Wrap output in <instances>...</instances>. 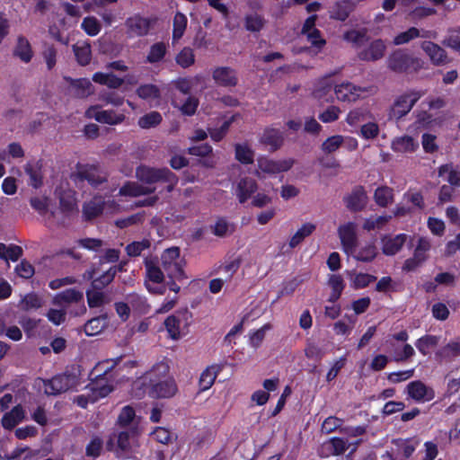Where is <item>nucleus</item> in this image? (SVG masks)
I'll return each mask as SVG.
<instances>
[{
    "instance_id": "nucleus-1",
    "label": "nucleus",
    "mask_w": 460,
    "mask_h": 460,
    "mask_svg": "<svg viewBox=\"0 0 460 460\" xmlns=\"http://www.w3.org/2000/svg\"><path fill=\"white\" fill-rule=\"evenodd\" d=\"M169 366L166 362L155 364L133 384L136 397H142L146 393L153 398H169L176 394L177 386L172 378H166Z\"/></svg>"
},
{
    "instance_id": "nucleus-2",
    "label": "nucleus",
    "mask_w": 460,
    "mask_h": 460,
    "mask_svg": "<svg viewBox=\"0 0 460 460\" xmlns=\"http://www.w3.org/2000/svg\"><path fill=\"white\" fill-rule=\"evenodd\" d=\"M139 432L138 428H133L130 434L127 431L119 432L111 438L109 445L112 446L113 440L116 439V447L111 449L114 450L119 457L130 458L138 452L139 442L137 435Z\"/></svg>"
},
{
    "instance_id": "nucleus-3",
    "label": "nucleus",
    "mask_w": 460,
    "mask_h": 460,
    "mask_svg": "<svg viewBox=\"0 0 460 460\" xmlns=\"http://www.w3.org/2000/svg\"><path fill=\"white\" fill-rule=\"evenodd\" d=\"M162 266L167 276L171 279L181 281L187 279L183 270L185 261L180 255V250L177 247L166 249L161 256Z\"/></svg>"
},
{
    "instance_id": "nucleus-4",
    "label": "nucleus",
    "mask_w": 460,
    "mask_h": 460,
    "mask_svg": "<svg viewBox=\"0 0 460 460\" xmlns=\"http://www.w3.org/2000/svg\"><path fill=\"white\" fill-rule=\"evenodd\" d=\"M334 94L336 99L343 102H355L360 99L367 98L376 93L374 86H358L350 82H342L335 84Z\"/></svg>"
},
{
    "instance_id": "nucleus-5",
    "label": "nucleus",
    "mask_w": 460,
    "mask_h": 460,
    "mask_svg": "<svg viewBox=\"0 0 460 460\" xmlns=\"http://www.w3.org/2000/svg\"><path fill=\"white\" fill-rule=\"evenodd\" d=\"M79 385L78 376L75 374L58 375L49 380L40 379L39 385L44 389L48 395H57Z\"/></svg>"
},
{
    "instance_id": "nucleus-6",
    "label": "nucleus",
    "mask_w": 460,
    "mask_h": 460,
    "mask_svg": "<svg viewBox=\"0 0 460 460\" xmlns=\"http://www.w3.org/2000/svg\"><path fill=\"white\" fill-rule=\"evenodd\" d=\"M388 67L398 73L418 71L423 66V61L402 50L394 51L387 59Z\"/></svg>"
},
{
    "instance_id": "nucleus-7",
    "label": "nucleus",
    "mask_w": 460,
    "mask_h": 460,
    "mask_svg": "<svg viewBox=\"0 0 460 460\" xmlns=\"http://www.w3.org/2000/svg\"><path fill=\"white\" fill-rule=\"evenodd\" d=\"M191 314L188 310L177 311L167 317L164 322L165 328L173 340H178L188 333Z\"/></svg>"
},
{
    "instance_id": "nucleus-8",
    "label": "nucleus",
    "mask_w": 460,
    "mask_h": 460,
    "mask_svg": "<svg viewBox=\"0 0 460 460\" xmlns=\"http://www.w3.org/2000/svg\"><path fill=\"white\" fill-rule=\"evenodd\" d=\"M85 115L89 119H93L96 121L108 124L111 126H115L121 124L126 119V115L123 111H119L115 109H102V105H93L89 107Z\"/></svg>"
},
{
    "instance_id": "nucleus-9",
    "label": "nucleus",
    "mask_w": 460,
    "mask_h": 460,
    "mask_svg": "<svg viewBox=\"0 0 460 460\" xmlns=\"http://www.w3.org/2000/svg\"><path fill=\"white\" fill-rule=\"evenodd\" d=\"M71 177L75 183L87 181L93 188H98L107 180V175L103 171L95 165L90 164H78Z\"/></svg>"
},
{
    "instance_id": "nucleus-10",
    "label": "nucleus",
    "mask_w": 460,
    "mask_h": 460,
    "mask_svg": "<svg viewBox=\"0 0 460 460\" xmlns=\"http://www.w3.org/2000/svg\"><path fill=\"white\" fill-rule=\"evenodd\" d=\"M422 95L421 92L411 91L398 96L390 109L389 118L400 119L408 114Z\"/></svg>"
},
{
    "instance_id": "nucleus-11",
    "label": "nucleus",
    "mask_w": 460,
    "mask_h": 460,
    "mask_svg": "<svg viewBox=\"0 0 460 460\" xmlns=\"http://www.w3.org/2000/svg\"><path fill=\"white\" fill-rule=\"evenodd\" d=\"M119 209V205L113 201H104L102 197H94L86 202L83 208V214L85 219L90 220L101 215L102 212L113 214Z\"/></svg>"
},
{
    "instance_id": "nucleus-12",
    "label": "nucleus",
    "mask_w": 460,
    "mask_h": 460,
    "mask_svg": "<svg viewBox=\"0 0 460 460\" xmlns=\"http://www.w3.org/2000/svg\"><path fill=\"white\" fill-rule=\"evenodd\" d=\"M112 390L109 385L102 384V380L92 383L87 394L78 395L75 402L82 408H86L89 403H94L99 399L107 396Z\"/></svg>"
},
{
    "instance_id": "nucleus-13",
    "label": "nucleus",
    "mask_w": 460,
    "mask_h": 460,
    "mask_svg": "<svg viewBox=\"0 0 460 460\" xmlns=\"http://www.w3.org/2000/svg\"><path fill=\"white\" fill-rule=\"evenodd\" d=\"M430 248V240L428 237H420L412 257L404 261L402 270L406 271H412L420 266L428 259V252Z\"/></svg>"
},
{
    "instance_id": "nucleus-14",
    "label": "nucleus",
    "mask_w": 460,
    "mask_h": 460,
    "mask_svg": "<svg viewBox=\"0 0 460 460\" xmlns=\"http://www.w3.org/2000/svg\"><path fill=\"white\" fill-rule=\"evenodd\" d=\"M337 232L343 252L348 255L353 254L358 245L357 225L353 222L342 224Z\"/></svg>"
},
{
    "instance_id": "nucleus-15",
    "label": "nucleus",
    "mask_w": 460,
    "mask_h": 460,
    "mask_svg": "<svg viewBox=\"0 0 460 460\" xmlns=\"http://www.w3.org/2000/svg\"><path fill=\"white\" fill-rule=\"evenodd\" d=\"M295 160L292 158H285L279 160H271L266 157L258 159V171L256 175L260 177V172L275 174L288 171L294 164Z\"/></svg>"
},
{
    "instance_id": "nucleus-16",
    "label": "nucleus",
    "mask_w": 460,
    "mask_h": 460,
    "mask_svg": "<svg viewBox=\"0 0 460 460\" xmlns=\"http://www.w3.org/2000/svg\"><path fill=\"white\" fill-rule=\"evenodd\" d=\"M406 393L417 402H429L435 397L434 390L420 380L410 382L406 386Z\"/></svg>"
},
{
    "instance_id": "nucleus-17",
    "label": "nucleus",
    "mask_w": 460,
    "mask_h": 460,
    "mask_svg": "<svg viewBox=\"0 0 460 460\" xmlns=\"http://www.w3.org/2000/svg\"><path fill=\"white\" fill-rule=\"evenodd\" d=\"M260 143L268 147L270 151L279 149L285 140L284 133L279 129L273 127L266 128L260 136Z\"/></svg>"
},
{
    "instance_id": "nucleus-18",
    "label": "nucleus",
    "mask_w": 460,
    "mask_h": 460,
    "mask_svg": "<svg viewBox=\"0 0 460 460\" xmlns=\"http://www.w3.org/2000/svg\"><path fill=\"white\" fill-rule=\"evenodd\" d=\"M152 20L135 15L126 21L128 33L132 37L146 35L151 28Z\"/></svg>"
},
{
    "instance_id": "nucleus-19",
    "label": "nucleus",
    "mask_w": 460,
    "mask_h": 460,
    "mask_svg": "<svg viewBox=\"0 0 460 460\" xmlns=\"http://www.w3.org/2000/svg\"><path fill=\"white\" fill-rule=\"evenodd\" d=\"M137 178L146 183L151 184L160 181L164 176H171V171L168 169H155L147 166H140L136 172Z\"/></svg>"
},
{
    "instance_id": "nucleus-20",
    "label": "nucleus",
    "mask_w": 460,
    "mask_h": 460,
    "mask_svg": "<svg viewBox=\"0 0 460 460\" xmlns=\"http://www.w3.org/2000/svg\"><path fill=\"white\" fill-rule=\"evenodd\" d=\"M386 50V45L382 40H373L367 48L358 53V58L364 61H376L381 59Z\"/></svg>"
},
{
    "instance_id": "nucleus-21",
    "label": "nucleus",
    "mask_w": 460,
    "mask_h": 460,
    "mask_svg": "<svg viewBox=\"0 0 460 460\" xmlns=\"http://www.w3.org/2000/svg\"><path fill=\"white\" fill-rule=\"evenodd\" d=\"M257 188L255 180L250 177H243L237 181L234 187V194L240 203H244L257 190Z\"/></svg>"
},
{
    "instance_id": "nucleus-22",
    "label": "nucleus",
    "mask_w": 460,
    "mask_h": 460,
    "mask_svg": "<svg viewBox=\"0 0 460 460\" xmlns=\"http://www.w3.org/2000/svg\"><path fill=\"white\" fill-rule=\"evenodd\" d=\"M407 234H399L395 236L385 235L382 237V252L387 256L396 254L407 241Z\"/></svg>"
},
{
    "instance_id": "nucleus-23",
    "label": "nucleus",
    "mask_w": 460,
    "mask_h": 460,
    "mask_svg": "<svg viewBox=\"0 0 460 460\" xmlns=\"http://www.w3.org/2000/svg\"><path fill=\"white\" fill-rule=\"evenodd\" d=\"M214 81L221 86H234L237 84L235 71L229 66H218L212 72Z\"/></svg>"
},
{
    "instance_id": "nucleus-24",
    "label": "nucleus",
    "mask_w": 460,
    "mask_h": 460,
    "mask_svg": "<svg viewBox=\"0 0 460 460\" xmlns=\"http://www.w3.org/2000/svg\"><path fill=\"white\" fill-rule=\"evenodd\" d=\"M59 199L60 208L66 213H73L77 211V203L75 199V192L70 189H63L59 187L56 190Z\"/></svg>"
},
{
    "instance_id": "nucleus-25",
    "label": "nucleus",
    "mask_w": 460,
    "mask_h": 460,
    "mask_svg": "<svg viewBox=\"0 0 460 460\" xmlns=\"http://www.w3.org/2000/svg\"><path fill=\"white\" fill-rule=\"evenodd\" d=\"M421 49L434 65L440 66L447 62L446 51L438 44L431 41H423Z\"/></svg>"
},
{
    "instance_id": "nucleus-26",
    "label": "nucleus",
    "mask_w": 460,
    "mask_h": 460,
    "mask_svg": "<svg viewBox=\"0 0 460 460\" xmlns=\"http://www.w3.org/2000/svg\"><path fill=\"white\" fill-rule=\"evenodd\" d=\"M334 88L331 78L329 76L319 79L313 92V95L315 99L323 102H328L332 101V90Z\"/></svg>"
},
{
    "instance_id": "nucleus-27",
    "label": "nucleus",
    "mask_w": 460,
    "mask_h": 460,
    "mask_svg": "<svg viewBox=\"0 0 460 460\" xmlns=\"http://www.w3.org/2000/svg\"><path fill=\"white\" fill-rule=\"evenodd\" d=\"M137 94L153 106H157L160 103L161 92L155 84H146L140 85L137 89Z\"/></svg>"
},
{
    "instance_id": "nucleus-28",
    "label": "nucleus",
    "mask_w": 460,
    "mask_h": 460,
    "mask_svg": "<svg viewBox=\"0 0 460 460\" xmlns=\"http://www.w3.org/2000/svg\"><path fill=\"white\" fill-rule=\"evenodd\" d=\"M378 254V249L375 242H368L359 248L355 247V252L350 254L355 260L363 262H369L375 260Z\"/></svg>"
},
{
    "instance_id": "nucleus-29",
    "label": "nucleus",
    "mask_w": 460,
    "mask_h": 460,
    "mask_svg": "<svg viewBox=\"0 0 460 460\" xmlns=\"http://www.w3.org/2000/svg\"><path fill=\"white\" fill-rule=\"evenodd\" d=\"M367 202V196L363 188L355 189L352 193L346 198V206L353 211H359L365 208Z\"/></svg>"
},
{
    "instance_id": "nucleus-30",
    "label": "nucleus",
    "mask_w": 460,
    "mask_h": 460,
    "mask_svg": "<svg viewBox=\"0 0 460 460\" xmlns=\"http://www.w3.org/2000/svg\"><path fill=\"white\" fill-rule=\"evenodd\" d=\"M172 105L179 109L183 115H193L199 106V99L195 96L189 95L184 100L175 97L172 100Z\"/></svg>"
},
{
    "instance_id": "nucleus-31",
    "label": "nucleus",
    "mask_w": 460,
    "mask_h": 460,
    "mask_svg": "<svg viewBox=\"0 0 460 460\" xmlns=\"http://www.w3.org/2000/svg\"><path fill=\"white\" fill-rule=\"evenodd\" d=\"M24 172L30 178L29 184L35 189L40 188L43 183V173L41 164L38 162L27 163L24 166Z\"/></svg>"
},
{
    "instance_id": "nucleus-32",
    "label": "nucleus",
    "mask_w": 460,
    "mask_h": 460,
    "mask_svg": "<svg viewBox=\"0 0 460 460\" xmlns=\"http://www.w3.org/2000/svg\"><path fill=\"white\" fill-rule=\"evenodd\" d=\"M418 141H416L412 137L410 136L398 137L392 141V149L394 152H413L418 148Z\"/></svg>"
},
{
    "instance_id": "nucleus-33",
    "label": "nucleus",
    "mask_w": 460,
    "mask_h": 460,
    "mask_svg": "<svg viewBox=\"0 0 460 460\" xmlns=\"http://www.w3.org/2000/svg\"><path fill=\"white\" fill-rule=\"evenodd\" d=\"M93 81L106 85L110 89H118L124 84V79L118 77L112 73L97 72L93 74Z\"/></svg>"
},
{
    "instance_id": "nucleus-34",
    "label": "nucleus",
    "mask_w": 460,
    "mask_h": 460,
    "mask_svg": "<svg viewBox=\"0 0 460 460\" xmlns=\"http://www.w3.org/2000/svg\"><path fill=\"white\" fill-rule=\"evenodd\" d=\"M25 417L24 411L21 405H16L9 412L5 413L2 419V425L6 429H13Z\"/></svg>"
},
{
    "instance_id": "nucleus-35",
    "label": "nucleus",
    "mask_w": 460,
    "mask_h": 460,
    "mask_svg": "<svg viewBox=\"0 0 460 460\" xmlns=\"http://www.w3.org/2000/svg\"><path fill=\"white\" fill-rule=\"evenodd\" d=\"M221 367L217 365H212L208 367L200 375L199 377V390L207 391L214 384L217 375L219 374Z\"/></svg>"
},
{
    "instance_id": "nucleus-36",
    "label": "nucleus",
    "mask_w": 460,
    "mask_h": 460,
    "mask_svg": "<svg viewBox=\"0 0 460 460\" xmlns=\"http://www.w3.org/2000/svg\"><path fill=\"white\" fill-rule=\"evenodd\" d=\"M316 228V226L313 223H305L299 227L296 232L291 236L289 240V247L295 248L299 245L306 237L311 235Z\"/></svg>"
},
{
    "instance_id": "nucleus-37",
    "label": "nucleus",
    "mask_w": 460,
    "mask_h": 460,
    "mask_svg": "<svg viewBox=\"0 0 460 460\" xmlns=\"http://www.w3.org/2000/svg\"><path fill=\"white\" fill-rule=\"evenodd\" d=\"M155 190L154 188L143 186L137 182H127L119 190V195L128 197H137L145 194L151 193Z\"/></svg>"
},
{
    "instance_id": "nucleus-38",
    "label": "nucleus",
    "mask_w": 460,
    "mask_h": 460,
    "mask_svg": "<svg viewBox=\"0 0 460 460\" xmlns=\"http://www.w3.org/2000/svg\"><path fill=\"white\" fill-rule=\"evenodd\" d=\"M374 200L381 208H386L394 202V190L388 186H380L374 192Z\"/></svg>"
},
{
    "instance_id": "nucleus-39",
    "label": "nucleus",
    "mask_w": 460,
    "mask_h": 460,
    "mask_svg": "<svg viewBox=\"0 0 460 460\" xmlns=\"http://www.w3.org/2000/svg\"><path fill=\"white\" fill-rule=\"evenodd\" d=\"M354 9V4L349 0H342L336 3L331 11V17L345 21Z\"/></svg>"
},
{
    "instance_id": "nucleus-40",
    "label": "nucleus",
    "mask_w": 460,
    "mask_h": 460,
    "mask_svg": "<svg viewBox=\"0 0 460 460\" xmlns=\"http://www.w3.org/2000/svg\"><path fill=\"white\" fill-rule=\"evenodd\" d=\"M83 299V292L75 288H68L57 294L53 298V304L62 305L78 302Z\"/></svg>"
},
{
    "instance_id": "nucleus-41",
    "label": "nucleus",
    "mask_w": 460,
    "mask_h": 460,
    "mask_svg": "<svg viewBox=\"0 0 460 460\" xmlns=\"http://www.w3.org/2000/svg\"><path fill=\"white\" fill-rule=\"evenodd\" d=\"M188 24V19L185 14L177 12L173 17L172 43L179 41L183 36Z\"/></svg>"
},
{
    "instance_id": "nucleus-42",
    "label": "nucleus",
    "mask_w": 460,
    "mask_h": 460,
    "mask_svg": "<svg viewBox=\"0 0 460 460\" xmlns=\"http://www.w3.org/2000/svg\"><path fill=\"white\" fill-rule=\"evenodd\" d=\"M108 324L107 317L101 315L89 320L84 325V332L87 336L99 334Z\"/></svg>"
},
{
    "instance_id": "nucleus-43",
    "label": "nucleus",
    "mask_w": 460,
    "mask_h": 460,
    "mask_svg": "<svg viewBox=\"0 0 460 460\" xmlns=\"http://www.w3.org/2000/svg\"><path fill=\"white\" fill-rule=\"evenodd\" d=\"M350 286L354 289H360L367 287L370 283L376 280V277L367 273H354L348 272Z\"/></svg>"
},
{
    "instance_id": "nucleus-44",
    "label": "nucleus",
    "mask_w": 460,
    "mask_h": 460,
    "mask_svg": "<svg viewBox=\"0 0 460 460\" xmlns=\"http://www.w3.org/2000/svg\"><path fill=\"white\" fill-rule=\"evenodd\" d=\"M167 48L164 42L154 43L147 53L146 62L155 64L162 61L167 53Z\"/></svg>"
},
{
    "instance_id": "nucleus-45",
    "label": "nucleus",
    "mask_w": 460,
    "mask_h": 460,
    "mask_svg": "<svg viewBox=\"0 0 460 460\" xmlns=\"http://www.w3.org/2000/svg\"><path fill=\"white\" fill-rule=\"evenodd\" d=\"M77 62L81 66L89 64L91 60V47L87 42H78L73 46Z\"/></svg>"
},
{
    "instance_id": "nucleus-46",
    "label": "nucleus",
    "mask_w": 460,
    "mask_h": 460,
    "mask_svg": "<svg viewBox=\"0 0 460 460\" xmlns=\"http://www.w3.org/2000/svg\"><path fill=\"white\" fill-rule=\"evenodd\" d=\"M439 342V337L435 335H425L418 339L415 346L424 356L429 353L430 349L435 348Z\"/></svg>"
},
{
    "instance_id": "nucleus-47",
    "label": "nucleus",
    "mask_w": 460,
    "mask_h": 460,
    "mask_svg": "<svg viewBox=\"0 0 460 460\" xmlns=\"http://www.w3.org/2000/svg\"><path fill=\"white\" fill-rule=\"evenodd\" d=\"M139 420L140 419L136 417L135 411L130 406L123 407L118 417V423L121 427H127L130 424H134V428H138L137 425L139 423Z\"/></svg>"
},
{
    "instance_id": "nucleus-48",
    "label": "nucleus",
    "mask_w": 460,
    "mask_h": 460,
    "mask_svg": "<svg viewBox=\"0 0 460 460\" xmlns=\"http://www.w3.org/2000/svg\"><path fill=\"white\" fill-rule=\"evenodd\" d=\"M419 36L420 29L416 27H411L405 31H401L398 34H396L394 37L392 43L395 46L404 45L419 38Z\"/></svg>"
},
{
    "instance_id": "nucleus-49",
    "label": "nucleus",
    "mask_w": 460,
    "mask_h": 460,
    "mask_svg": "<svg viewBox=\"0 0 460 460\" xmlns=\"http://www.w3.org/2000/svg\"><path fill=\"white\" fill-rule=\"evenodd\" d=\"M162 115L158 111H150L138 119L137 125L141 128L148 129L158 126L162 122Z\"/></svg>"
},
{
    "instance_id": "nucleus-50",
    "label": "nucleus",
    "mask_w": 460,
    "mask_h": 460,
    "mask_svg": "<svg viewBox=\"0 0 460 460\" xmlns=\"http://www.w3.org/2000/svg\"><path fill=\"white\" fill-rule=\"evenodd\" d=\"M345 137L341 135H333L327 137L321 145V149L325 154L336 152L344 143Z\"/></svg>"
},
{
    "instance_id": "nucleus-51",
    "label": "nucleus",
    "mask_w": 460,
    "mask_h": 460,
    "mask_svg": "<svg viewBox=\"0 0 460 460\" xmlns=\"http://www.w3.org/2000/svg\"><path fill=\"white\" fill-rule=\"evenodd\" d=\"M146 280L154 284H160L164 281V276L161 269L152 261L146 262Z\"/></svg>"
},
{
    "instance_id": "nucleus-52",
    "label": "nucleus",
    "mask_w": 460,
    "mask_h": 460,
    "mask_svg": "<svg viewBox=\"0 0 460 460\" xmlns=\"http://www.w3.org/2000/svg\"><path fill=\"white\" fill-rule=\"evenodd\" d=\"M15 56L25 63L31 61L32 58V51L29 41L24 38H19L17 46L14 50Z\"/></svg>"
},
{
    "instance_id": "nucleus-53",
    "label": "nucleus",
    "mask_w": 460,
    "mask_h": 460,
    "mask_svg": "<svg viewBox=\"0 0 460 460\" xmlns=\"http://www.w3.org/2000/svg\"><path fill=\"white\" fill-rule=\"evenodd\" d=\"M235 158L242 164H249L253 163L254 153L246 144L235 145Z\"/></svg>"
},
{
    "instance_id": "nucleus-54",
    "label": "nucleus",
    "mask_w": 460,
    "mask_h": 460,
    "mask_svg": "<svg viewBox=\"0 0 460 460\" xmlns=\"http://www.w3.org/2000/svg\"><path fill=\"white\" fill-rule=\"evenodd\" d=\"M98 100L102 102L103 105L111 104L113 107H119L125 102L123 96L118 94L115 92L102 91L98 95Z\"/></svg>"
},
{
    "instance_id": "nucleus-55",
    "label": "nucleus",
    "mask_w": 460,
    "mask_h": 460,
    "mask_svg": "<svg viewBox=\"0 0 460 460\" xmlns=\"http://www.w3.org/2000/svg\"><path fill=\"white\" fill-rule=\"evenodd\" d=\"M72 86L75 90V94L80 98H84L93 93L92 83L86 78L74 80Z\"/></svg>"
},
{
    "instance_id": "nucleus-56",
    "label": "nucleus",
    "mask_w": 460,
    "mask_h": 460,
    "mask_svg": "<svg viewBox=\"0 0 460 460\" xmlns=\"http://www.w3.org/2000/svg\"><path fill=\"white\" fill-rule=\"evenodd\" d=\"M394 444L397 447L398 453L404 456L406 458L410 457L416 449L418 442L412 439H394Z\"/></svg>"
},
{
    "instance_id": "nucleus-57",
    "label": "nucleus",
    "mask_w": 460,
    "mask_h": 460,
    "mask_svg": "<svg viewBox=\"0 0 460 460\" xmlns=\"http://www.w3.org/2000/svg\"><path fill=\"white\" fill-rule=\"evenodd\" d=\"M202 77L200 75H196L191 78H179L173 81V84L177 90H179L183 94H189L193 88V86L200 82Z\"/></svg>"
},
{
    "instance_id": "nucleus-58",
    "label": "nucleus",
    "mask_w": 460,
    "mask_h": 460,
    "mask_svg": "<svg viewBox=\"0 0 460 460\" xmlns=\"http://www.w3.org/2000/svg\"><path fill=\"white\" fill-rule=\"evenodd\" d=\"M176 63L182 68L192 66L195 62V55L193 50L189 48H183L175 57Z\"/></svg>"
},
{
    "instance_id": "nucleus-59",
    "label": "nucleus",
    "mask_w": 460,
    "mask_h": 460,
    "mask_svg": "<svg viewBox=\"0 0 460 460\" xmlns=\"http://www.w3.org/2000/svg\"><path fill=\"white\" fill-rule=\"evenodd\" d=\"M447 174V181L451 184L455 186L460 185V172H457L452 164H447L444 165H441L438 168V175L444 176L445 174Z\"/></svg>"
},
{
    "instance_id": "nucleus-60",
    "label": "nucleus",
    "mask_w": 460,
    "mask_h": 460,
    "mask_svg": "<svg viewBox=\"0 0 460 460\" xmlns=\"http://www.w3.org/2000/svg\"><path fill=\"white\" fill-rule=\"evenodd\" d=\"M369 115V111L365 108H355L349 111L346 121L350 126H357L364 121Z\"/></svg>"
},
{
    "instance_id": "nucleus-61",
    "label": "nucleus",
    "mask_w": 460,
    "mask_h": 460,
    "mask_svg": "<svg viewBox=\"0 0 460 460\" xmlns=\"http://www.w3.org/2000/svg\"><path fill=\"white\" fill-rule=\"evenodd\" d=\"M86 296L90 307H100L107 302L105 294L98 288H93V289L88 290Z\"/></svg>"
},
{
    "instance_id": "nucleus-62",
    "label": "nucleus",
    "mask_w": 460,
    "mask_h": 460,
    "mask_svg": "<svg viewBox=\"0 0 460 460\" xmlns=\"http://www.w3.org/2000/svg\"><path fill=\"white\" fill-rule=\"evenodd\" d=\"M49 199L46 196H35L31 198L30 204L40 215L47 216L49 214Z\"/></svg>"
},
{
    "instance_id": "nucleus-63",
    "label": "nucleus",
    "mask_w": 460,
    "mask_h": 460,
    "mask_svg": "<svg viewBox=\"0 0 460 460\" xmlns=\"http://www.w3.org/2000/svg\"><path fill=\"white\" fill-rule=\"evenodd\" d=\"M41 298L34 293L25 295L20 302V306L24 311L38 309L41 307Z\"/></svg>"
},
{
    "instance_id": "nucleus-64",
    "label": "nucleus",
    "mask_w": 460,
    "mask_h": 460,
    "mask_svg": "<svg viewBox=\"0 0 460 460\" xmlns=\"http://www.w3.org/2000/svg\"><path fill=\"white\" fill-rule=\"evenodd\" d=\"M81 28L89 36H96L101 31V22L93 16L85 17L81 24Z\"/></svg>"
}]
</instances>
